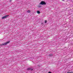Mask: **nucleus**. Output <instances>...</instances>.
Masks as SVG:
<instances>
[{
  "label": "nucleus",
  "instance_id": "nucleus-9",
  "mask_svg": "<svg viewBox=\"0 0 73 73\" xmlns=\"http://www.w3.org/2000/svg\"><path fill=\"white\" fill-rule=\"evenodd\" d=\"M48 73H52V72H48Z\"/></svg>",
  "mask_w": 73,
  "mask_h": 73
},
{
  "label": "nucleus",
  "instance_id": "nucleus-2",
  "mask_svg": "<svg viewBox=\"0 0 73 73\" xmlns=\"http://www.w3.org/2000/svg\"><path fill=\"white\" fill-rule=\"evenodd\" d=\"M40 5H45L46 4V3L44 2V1H42L40 3H39Z\"/></svg>",
  "mask_w": 73,
  "mask_h": 73
},
{
  "label": "nucleus",
  "instance_id": "nucleus-16",
  "mask_svg": "<svg viewBox=\"0 0 73 73\" xmlns=\"http://www.w3.org/2000/svg\"><path fill=\"white\" fill-rule=\"evenodd\" d=\"M10 1H11V0Z\"/></svg>",
  "mask_w": 73,
  "mask_h": 73
},
{
  "label": "nucleus",
  "instance_id": "nucleus-5",
  "mask_svg": "<svg viewBox=\"0 0 73 73\" xmlns=\"http://www.w3.org/2000/svg\"><path fill=\"white\" fill-rule=\"evenodd\" d=\"M37 13L38 14H40V12L39 11H37Z\"/></svg>",
  "mask_w": 73,
  "mask_h": 73
},
{
  "label": "nucleus",
  "instance_id": "nucleus-4",
  "mask_svg": "<svg viewBox=\"0 0 73 73\" xmlns=\"http://www.w3.org/2000/svg\"><path fill=\"white\" fill-rule=\"evenodd\" d=\"M8 16H9V15H6L4 17H2V19H5V18H7V17H8Z\"/></svg>",
  "mask_w": 73,
  "mask_h": 73
},
{
  "label": "nucleus",
  "instance_id": "nucleus-13",
  "mask_svg": "<svg viewBox=\"0 0 73 73\" xmlns=\"http://www.w3.org/2000/svg\"><path fill=\"white\" fill-rule=\"evenodd\" d=\"M67 73H69V72H67Z\"/></svg>",
  "mask_w": 73,
  "mask_h": 73
},
{
  "label": "nucleus",
  "instance_id": "nucleus-3",
  "mask_svg": "<svg viewBox=\"0 0 73 73\" xmlns=\"http://www.w3.org/2000/svg\"><path fill=\"white\" fill-rule=\"evenodd\" d=\"M27 70H33V69L32 68H28L27 69Z\"/></svg>",
  "mask_w": 73,
  "mask_h": 73
},
{
  "label": "nucleus",
  "instance_id": "nucleus-7",
  "mask_svg": "<svg viewBox=\"0 0 73 73\" xmlns=\"http://www.w3.org/2000/svg\"><path fill=\"white\" fill-rule=\"evenodd\" d=\"M49 56H52V54H50L49 55Z\"/></svg>",
  "mask_w": 73,
  "mask_h": 73
},
{
  "label": "nucleus",
  "instance_id": "nucleus-11",
  "mask_svg": "<svg viewBox=\"0 0 73 73\" xmlns=\"http://www.w3.org/2000/svg\"><path fill=\"white\" fill-rule=\"evenodd\" d=\"M62 1H65V0H62Z\"/></svg>",
  "mask_w": 73,
  "mask_h": 73
},
{
  "label": "nucleus",
  "instance_id": "nucleus-14",
  "mask_svg": "<svg viewBox=\"0 0 73 73\" xmlns=\"http://www.w3.org/2000/svg\"><path fill=\"white\" fill-rule=\"evenodd\" d=\"M43 23H42L41 24H43Z\"/></svg>",
  "mask_w": 73,
  "mask_h": 73
},
{
  "label": "nucleus",
  "instance_id": "nucleus-15",
  "mask_svg": "<svg viewBox=\"0 0 73 73\" xmlns=\"http://www.w3.org/2000/svg\"><path fill=\"white\" fill-rule=\"evenodd\" d=\"M46 22H47V21L46 20Z\"/></svg>",
  "mask_w": 73,
  "mask_h": 73
},
{
  "label": "nucleus",
  "instance_id": "nucleus-6",
  "mask_svg": "<svg viewBox=\"0 0 73 73\" xmlns=\"http://www.w3.org/2000/svg\"><path fill=\"white\" fill-rule=\"evenodd\" d=\"M27 12V13H31V11L29 10H28Z\"/></svg>",
  "mask_w": 73,
  "mask_h": 73
},
{
  "label": "nucleus",
  "instance_id": "nucleus-10",
  "mask_svg": "<svg viewBox=\"0 0 73 73\" xmlns=\"http://www.w3.org/2000/svg\"><path fill=\"white\" fill-rule=\"evenodd\" d=\"M45 23H46V20H45Z\"/></svg>",
  "mask_w": 73,
  "mask_h": 73
},
{
  "label": "nucleus",
  "instance_id": "nucleus-8",
  "mask_svg": "<svg viewBox=\"0 0 73 73\" xmlns=\"http://www.w3.org/2000/svg\"><path fill=\"white\" fill-rule=\"evenodd\" d=\"M73 73V72H69V73Z\"/></svg>",
  "mask_w": 73,
  "mask_h": 73
},
{
  "label": "nucleus",
  "instance_id": "nucleus-12",
  "mask_svg": "<svg viewBox=\"0 0 73 73\" xmlns=\"http://www.w3.org/2000/svg\"><path fill=\"white\" fill-rule=\"evenodd\" d=\"M38 7H41V6H38Z\"/></svg>",
  "mask_w": 73,
  "mask_h": 73
},
{
  "label": "nucleus",
  "instance_id": "nucleus-1",
  "mask_svg": "<svg viewBox=\"0 0 73 73\" xmlns=\"http://www.w3.org/2000/svg\"><path fill=\"white\" fill-rule=\"evenodd\" d=\"M9 42H10V41H7V42L0 44V46H3L4 45H7L8 44H9Z\"/></svg>",
  "mask_w": 73,
  "mask_h": 73
}]
</instances>
